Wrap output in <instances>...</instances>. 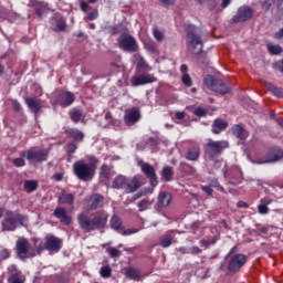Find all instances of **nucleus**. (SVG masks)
I'll list each match as a JSON object with an SVG mask.
<instances>
[{
  "label": "nucleus",
  "instance_id": "obj_43",
  "mask_svg": "<svg viewBox=\"0 0 283 283\" xmlns=\"http://www.w3.org/2000/svg\"><path fill=\"white\" fill-rule=\"evenodd\" d=\"M125 185V177L124 176H117L113 181L114 189H120Z\"/></svg>",
  "mask_w": 283,
  "mask_h": 283
},
{
  "label": "nucleus",
  "instance_id": "obj_56",
  "mask_svg": "<svg viewBox=\"0 0 283 283\" xmlns=\"http://www.w3.org/2000/svg\"><path fill=\"white\" fill-rule=\"evenodd\" d=\"M146 145L148 147H153V149H154V147H156L158 145V140H156V138L150 137L146 140Z\"/></svg>",
  "mask_w": 283,
  "mask_h": 283
},
{
  "label": "nucleus",
  "instance_id": "obj_34",
  "mask_svg": "<svg viewBox=\"0 0 283 283\" xmlns=\"http://www.w3.org/2000/svg\"><path fill=\"white\" fill-rule=\"evenodd\" d=\"M203 83L212 92L213 90H216V86L218 85V81H216V77H213L212 75H207L203 80Z\"/></svg>",
  "mask_w": 283,
  "mask_h": 283
},
{
  "label": "nucleus",
  "instance_id": "obj_28",
  "mask_svg": "<svg viewBox=\"0 0 283 283\" xmlns=\"http://www.w3.org/2000/svg\"><path fill=\"white\" fill-rule=\"evenodd\" d=\"M228 123L222 119H216L212 125V132L213 134H220V132H224L228 127Z\"/></svg>",
  "mask_w": 283,
  "mask_h": 283
},
{
  "label": "nucleus",
  "instance_id": "obj_41",
  "mask_svg": "<svg viewBox=\"0 0 283 283\" xmlns=\"http://www.w3.org/2000/svg\"><path fill=\"white\" fill-rule=\"evenodd\" d=\"M101 277L107 279L112 277V268L109 265H104L99 269Z\"/></svg>",
  "mask_w": 283,
  "mask_h": 283
},
{
  "label": "nucleus",
  "instance_id": "obj_26",
  "mask_svg": "<svg viewBox=\"0 0 283 283\" xmlns=\"http://www.w3.org/2000/svg\"><path fill=\"white\" fill-rule=\"evenodd\" d=\"M101 202H103V197L101 195H93L88 199V208L92 210L98 209Z\"/></svg>",
  "mask_w": 283,
  "mask_h": 283
},
{
  "label": "nucleus",
  "instance_id": "obj_58",
  "mask_svg": "<svg viewBox=\"0 0 283 283\" xmlns=\"http://www.w3.org/2000/svg\"><path fill=\"white\" fill-rule=\"evenodd\" d=\"M10 258V252L8 250L0 251V260H8Z\"/></svg>",
  "mask_w": 283,
  "mask_h": 283
},
{
  "label": "nucleus",
  "instance_id": "obj_12",
  "mask_svg": "<svg viewBox=\"0 0 283 283\" xmlns=\"http://www.w3.org/2000/svg\"><path fill=\"white\" fill-rule=\"evenodd\" d=\"M283 159V150L280 148H273L268 153L264 159L254 161L256 165H264L266 163H277Z\"/></svg>",
  "mask_w": 283,
  "mask_h": 283
},
{
  "label": "nucleus",
  "instance_id": "obj_19",
  "mask_svg": "<svg viewBox=\"0 0 283 283\" xmlns=\"http://www.w3.org/2000/svg\"><path fill=\"white\" fill-rule=\"evenodd\" d=\"M74 101H75V96H74V93H72V92H63L60 94V96L57 98V103L62 107H70V105H72V103H74Z\"/></svg>",
  "mask_w": 283,
  "mask_h": 283
},
{
  "label": "nucleus",
  "instance_id": "obj_21",
  "mask_svg": "<svg viewBox=\"0 0 283 283\" xmlns=\"http://www.w3.org/2000/svg\"><path fill=\"white\" fill-rule=\"evenodd\" d=\"M25 103H27L29 109H31L34 114H39V112H41V99L27 97Z\"/></svg>",
  "mask_w": 283,
  "mask_h": 283
},
{
  "label": "nucleus",
  "instance_id": "obj_24",
  "mask_svg": "<svg viewBox=\"0 0 283 283\" xmlns=\"http://www.w3.org/2000/svg\"><path fill=\"white\" fill-rule=\"evenodd\" d=\"M171 205V193L160 192L158 196V207H169Z\"/></svg>",
  "mask_w": 283,
  "mask_h": 283
},
{
  "label": "nucleus",
  "instance_id": "obj_10",
  "mask_svg": "<svg viewBox=\"0 0 283 283\" xmlns=\"http://www.w3.org/2000/svg\"><path fill=\"white\" fill-rule=\"evenodd\" d=\"M222 171L223 177L226 178V180H228L230 185H240V182H242V170L240 169V167L234 166L228 172L223 168Z\"/></svg>",
  "mask_w": 283,
  "mask_h": 283
},
{
  "label": "nucleus",
  "instance_id": "obj_60",
  "mask_svg": "<svg viewBox=\"0 0 283 283\" xmlns=\"http://www.w3.org/2000/svg\"><path fill=\"white\" fill-rule=\"evenodd\" d=\"M189 253H191L192 255H198L199 253H202V250L198 247H192L190 248Z\"/></svg>",
  "mask_w": 283,
  "mask_h": 283
},
{
  "label": "nucleus",
  "instance_id": "obj_54",
  "mask_svg": "<svg viewBox=\"0 0 283 283\" xmlns=\"http://www.w3.org/2000/svg\"><path fill=\"white\" fill-rule=\"evenodd\" d=\"M258 213H260V216H266L269 213V207L260 203L258 206Z\"/></svg>",
  "mask_w": 283,
  "mask_h": 283
},
{
  "label": "nucleus",
  "instance_id": "obj_37",
  "mask_svg": "<svg viewBox=\"0 0 283 283\" xmlns=\"http://www.w3.org/2000/svg\"><path fill=\"white\" fill-rule=\"evenodd\" d=\"M154 205V200H150L149 198L143 199L142 201L138 202L137 207L139 211H147L149 207Z\"/></svg>",
  "mask_w": 283,
  "mask_h": 283
},
{
  "label": "nucleus",
  "instance_id": "obj_3",
  "mask_svg": "<svg viewBox=\"0 0 283 283\" xmlns=\"http://www.w3.org/2000/svg\"><path fill=\"white\" fill-rule=\"evenodd\" d=\"M95 169L96 166L94 165V163L85 164V161L80 160L73 165V171L80 180H92V178H94Z\"/></svg>",
  "mask_w": 283,
  "mask_h": 283
},
{
  "label": "nucleus",
  "instance_id": "obj_63",
  "mask_svg": "<svg viewBox=\"0 0 283 283\" xmlns=\"http://www.w3.org/2000/svg\"><path fill=\"white\" fill-rule=\"evenodd\" d=\"M216 169H220V167H223V169L227 167V164L223 160H217L214 161Z\"/></svg>",
  "mask_w": 283,
  "mask_h": 283
},
{
  "label": "nucleus",
  "instance_id": "obj_23",
  "mask_svg": "<svg viewBox=\"0 0 283 283\" xmlns=\"http://www.w3.org/2000/svg\"><path fill=\"white\" fill-rule=\"evenodd\" d=\"M186 160H190L192 163H196L200 158V148L198 147H191L188 148L185 155Z\"/></svg>",
  "mask_w": 283,
  "mask_h": 283
},
{
  "label": "nucleus",
  "instance_id": "obj_53",
  "mask_svg": "<svg viewBox=\"0 0 283 283\" xmlns=\"http://www.w3.org/2000/svg\"><path fill=\"white\" fill-rule=\"evenodd\" d=\"M138 231H140V229H136V228H132V229H127V230H123L119 232L122 235H134V233H138Z\"/></svg>",
  "mask_w": 283,
  "mask_h": 283
},
{
  "label": "nucleus",
  "instance_id": "obj_51",
  "mask_svg": "<svg viewBox=\"0 0 283 283\" xmlns=\"http://www.w3.org/2000/svg\"><path fill=\"white\" fill-rule=\"evenodd\" d=\"M216 242H218V239H216V238L210 239V240H201L200 245L205 247L206 249H209V247H211V244H216Z\"/></svg>",
  "mask_w": 283,
  "mask_h": 283
},
{
  "label": "nucleus",
  "instance_id": "obj_9",
  "mask_svg": "<svg viewBox=\"0 0 283 283\" xmlns=\"http://www.w3.org/2000/svg\"><path fill=\"white\" fill-rule=\"evenodd\" d=\"M118 45L124 52H137L138 43H136V39L132 35L123 34L117 40Z\"/></svg>",
  "mask_w": 283,
  "mask_h": 283
},
{
  "label": "nucleus",
  "instance_id": "obj_30",
  "mask_svg": "<svg viewBox=\"0 0 283 283\" xmlns=\"http://www.w3.org/2000/svg\"><path fill=\"white\" fill-rule=\"evenodd\" d=\"M66 134H67V136H70V138H74L77 142L83 140V138L85 137V135H83V132H81L76 128L67 129Z\"/></svg>",
  "mask_w": 283,
  "mask_h": 283
},
{
  "label": "nucleus",
  "instance_id": "obj_47",
  "mask_svg": "<svg viewBox=\"0 0 283 283\" xmlns=\"http://www.w3.org/2000/svg\"><path fill=\"white\" fill-rule=\"evenodd\" d=\"M268 51L270 52V54H281L282 46L269 44L268 45Z\"/></svg>",
  "mask_w": 283,
  "mask_h": 283
},
{
  "label": "nucleus",
  "instance_id": "obj_5",
  "mask_svg": "<svg viewBox=\"0 0 283 283\" xmlns=\"http://www.w3.org/2000/svg\"><path fill=\"white\" fill-rule=\"evenodd\" d=\"M19 227H28V216L14 214L2 221L3 231H15Z\"/></svg>",
  "mask_w": 283,
  "mask_h": 283
},
{
  "label": "nucleus",
  "instance_id": "obj_22",
  "mask_svg": "<svg viewBox=\"0 0 283 283\" xmlns=\"http://www.w3.org/2000/svg\"><path fill=\"white\" fill-rule=\"evenodd\" d=\"M59 205H74V195L62 191L57 197Z\"/></svg>",
  "mask_w": 283,
  "mask_h": 283
},
{
  "label": "nucleus",
  "instance_id": "obj_20",
  "mask_svg": "<svg viewBox=\"0 0 283 283\" xmlns=\"http://www.w3.org/2000/svg\"><path fill=\"white\" fill-rule=\"evenodd\" d=\"M232 134L240 140H247V138H249V132L244 129V126H242V124H237L232 126Z\"/></svg>",
  "mask_w": 283,
  "mask_h": 283
},
{
  "label": "nucleus",
  "instance_id": "obj_62",
  "mask_svg": "<svg viewBox=\"0 0 283 283\" xmlns=\"http://www.w3.org/2000/svg\"><path fill=\"white\" fill-rule=\"evenodd\" d=\"M186 116V113L185 112H176L175 113V118L176 120H182Z\"/></svg>",
  "mask_w": 283,
  "mask_h": 283
},
{
  "label": "nucleus",
  "instance_id": "obj_57",
  "mask_svg": "<svg viewBox=\"0 0 283 283\" xmlns=\"http://www.w3.org/2000/svg\"><path fill=\"white\" fill-rule=\"evenodd\" d=\"M195 116H207V111L201 107H197L193 112Z\"/></svg>",
  "mask_w": 283,
  "mask_h": 283
},
{
  "label": "nucleus",
  "instance_id": "obj_8",
  "mask_svg": "<svg viewBox=\"0 0 283 283\" xmlns=\"http://www.w3.org/2000/svg\"><path fill=\"white\" fill-rule=\"evenodd\" d=\"M20 156L27 157V160H29V163H43V160H48V150L29 149V150L22 151Z\"/></svg>",
  "mask_w": 283,
  "mask_h": 283
},
{
  "label": "nucleus",
  "instance_id": "obj_48",
  "mask_svg": "<svg viewBox=\"0 0 283 283\" xmlns=\"http://www.w3.org/2000/svg\"><path fill=\"white\" fill-rule=\"evenodd\" d=\"M181 81L186 87H191L193 85V82L191 81V76L189 74L181 75Z\"/></svg>",
  "mask_w": 283,
  "mask_h": 283
},
{
  "label": "nucleus",
  "instance_id": "obj_16",
  "mask_svg": "<svg viewBox=\"0 0 283 283\" xmlns=\"http://www.w3.org/2000/svg\"><path fill=\"white\" fill-rule=\"evenodd\" d=\"M142 171L145 174L146 177L149 178L151 187H156L158 185V177L156 176V170L154 166L149 164L142 165Z\"/></svg>",
  "mask_w": 283,
  "mask_h": 283
},
{
  "label": "nucleus",
  "instance_id": "obj_44",
  "mask_svg": "<svg viewBox=\"0 0 283 283\" xmlns=\"http://www.w3.org/2000/svg\"><path fill=\"white\" fill-rule=\"evenodd\" d=\"M153 35H154V39H156V41L158 42L165 41V33L158 30V28L153 29Z\"/></svg>",
  "mask_w": 283,
  "mask_h": 283
},
{
  "label": "nucleus",
  "instance_id": "obj_59",
  "mask_svg": "<svg viewBox=\"0 0 283 283\" xmlns=\"http://www.w3.org/2000/svg\"><path fill=\"white\" fill-rule=\"evenodd\" d=\"M12 107L15 112H21V103H19V101L13 99L12 101Z\"/></svg>",
  "mask_w": 283,
  "mask_h": 283
},
{
  "label": "nucleus",
  "instance_id": "obj_52",
  "mask_svg": "<svg viewBox=\"0 0 283 283\" xmlns=\"http://www.w3.org/2000/svg\"><path fill=\"white\" fill-rule=\"evenodd\" d=\"M14 167H25V159L23 156L13 159Z\"/></svg>",
  "mask_w": 283,
  "mask_h": 283
},
{
  "label": "nucleus",
  "instance_id": "obj_45",
  "mask_svg": "<svg viewBox=\"0 0 283 283\" xmlns=\"http://www.w3.org/2000/svg\"><path fill=\"white\" fill-rule=\"evenodd\" d=\"M106 252L108 253V255H109L111 258H120V255H122L120 250H118V249H116V248H114V247L107 248V249H106Z\"/></svg>",
  "mask_w": 283,
  "mask_h": 283
},
{
  "label": "nucleus",
  "instance_id": "obj_29",
  "mask_svg": "<svg viewBox=\"0 0 283 283\" xmlns=\"http://www.w3.org/2000/svg\"><path fill=\"white\" fill-rule=\"evenodd\" d=\"M161 178L165 180V182H171L174 180V170L171 167L166 166L161 170Z\"/></svg>",
  "mask_w": 283,
  "mask_h": 283
},
{
  "label": "nucleus",
  "instance_id": "obj_42",
  "mask_svg": "<svg viewBox=\"0 0 283 283\" xmlns=\"http://www.w3.org/2000/svg\"><path fill=\"white\" fill-rule=\"evenodd\" d=\"M126 275L130 277V280H138L140 277V273L138 270L129 268L126 270Z\"/></svg>",
  "mask_w": 283,
  "mask_h": 283
},
{
  "label": "nucleus",
  "instance_id": "obj_64",
  "mask_svg": "<svg viewBox=\"0 0 283 283\" xmlns=\"http://www.w3.org/2000/svg\"><path fill=\"white\" fill-rule=\"evenodd\" d=\"M261 205L269 207V205H271V202H273L270 198H263L261 199Z\"/></svg>",
  "mask_w": 283,
  "mask_h": 283
},
{
  "label": "nucleus",
  "instance_id": "obj_2",
  "mask_svg": "<svg viewBox=\"0 0 283 283\" xmlns=\"http://www.w3.org/2000/svg\"><path fill=\"white\" fill-rule=\"evenodd\" d=\"M186 43L192 54H201L205 42L202 41V35L198 34L196 31V27H192L191 30L188 31Z\"/></svg>",
  "mask_w": 283,
  "mask_h": 283
},
{
  "label": "nucleus",
  "instance_id": "obj_50",
  "mask_svg": "<svg viewBox=\"0 0 283 283\" xmlns=\"http://www.w3.org/2000/svg\"><path fill=\"white\" fill-rule=\"evenodd\" d=\"M9 283H24V279L19 274H12L9 279Z\"/></svg>",
  "mask_w": 283,
  "mask_h": 283
},
{
  "label": "nucleus",
  "instance_id": "obj_35",
  "mask_svg": "<svg viewBox=\"0 0 283 283\" xmlns=\"http://www.w3.org/2000/svg\"><path fill=\"white\" fill-rule=\"evenodd\" d=\"M101 176H102V178L109 180V178H112V176H114V170L111 167H108L107 165H103L101 168Z\"/></svg>",
  "mask_w": 283,
  "mask_h": 283
},
{
  "label": "nucleus",
  "instance_id": "obj_17",
  "mask_svg": "<svg viewBox=\"0 0 283 283\" xmlns=\"http://www.w3.org/2000/svg\"><path fill=\"white\" fill-rule=\"evenodd\" d=\"M156 77L151 76V75H137V76H133L130 78V85H133V87H138L140 85H147L149 83H155Z\"/></svg>",
  "mask_w": 283,
  "mask_h": 283
},
{
  "label": "nucleus",
  "instance_id": "obj_4",
  "mask_svg": "<svg viewBox=\"0 0 283 283\" xmlns=\"http://www.w3.org/2000/svg\"><path fill=\"white\" fill-rule=\"evenodd\" d=\"M233 251H235V247L231 249L226 260H228V271H230V273H238L240 269L247 264V255L231 254Z\"/></svg>",
  "mask_w": 283,
  "mask_h": 283
},
{
  "label": "nucleus",
  "instance_id": "obj_13",
  "mask_svg": "<svg viewBox=\"0 0 283 283\" xmlns=\"http://www.w3.org/2000/svg\"><path fill=\"white\" fill-rule=\"evenodd\" d=\"M253 17V10L249 7L239 8L235 15L232 18V23H242L244 21H249Z\"/></svg>",
  "mask_w": 283,
  "mask_h": 283
},
{
  "label": "nucleus",
  "instance_id": "obj_39",
  "mask_svg": "<svg viewBox=\"0 0 283 283\" xmlns=\"http://www.w3.org/2000/svg\"><path fill=\"white\" fill-rule=\"evenodd\" d=\"M76 149H78V146H76V143H70L66 146V154H67V161L71 163L72 161V154H74V151H76Z\"/></svg>",
  "mask_w": 283,
  "mask_h": 283
},
{
  "label": "nucleus",
  "instance_id": "obj_14",
  "mask_svg": "<svg viewBox=\"0 0 283 283\" xmlns=\"http://www.w3.org/2000/svg\"><path fill=\"white\" fill-rule=\"evenodd\" d=\"M51 28L55 32H63L67 24L65 23V18L60 13H54L53 17L50 19Z\"/></svg>",
  "mask_w": 283,
  "mask_h": 283
},
{
  "label": "nucleus",
  "instance_id": "obj_49",
  "mask_svg": "<svg viewBox=\"0 0 283 283\" xmlns=\"http://www.w3.org/2000/svg\"><path fill=\"white\" fill-rule=\"evenodd\" d=\"M85 19L87 21H95V19H98V9H94L93 11L88 12Z\"/></svg>",
  "mask_w": 283,
  "mask_h": 283
},
{
  "label": "nucleus",
  "instance_id": "obj_61",
  "mask_svg": "<svg viewBox=\"0 0 283 283\" xmlns=\"http://www.w3.org/2000/svg\"><path fill=\"white\" fill-rule=\"evenodd\" d=\"M262 9L266 11L271 10V0H265L264 2H262Z\"/></svg>",
  "mask_w": 283,
  "mask_h": 283
},
{
  "label": "nucleus",
  "instance_id": "obj_18",
  "mask_svg": "<svg viewBox=\"0 0 283 283\" xmlns=\"http://www.w3.org/2000/svg\"><path fill=\"white\" fill-rule=\"evenodd\" d=\"M53 216L57 218V220H60V222H62L63 224L70 226V223L72 222V217L67 214V210H65V208H55Z\"/></svg>",
  "mask_w": 283,
  "mask_h": 283
},
{
  "label": "nucleus",
  "instance_id": "obj_11",
  "mask_svg": "<svg viewBox=\"0 0 283 283\" xmlns=\"http://www.w3.org/2000/svg\"><path fill=\"white\" fill-rule=\"evenodd\" d=\"M63 241L52 234L45 237L44 249L50 253H59L61 251Z\"/></svg>",
  "mask_w": 283,
  "mask_h": 283
},
{
  "label": "nucleus",
  "instance_id": "obj_40",
  "mask_svg": "<svg viewBox=\"0 0 283 283\" xmlns=\"http://www.w3.org/2000/svg\"><path fill=\"white\" fill-rule=\"evenodd\" d=\"M268 90L274 94V96H277V98H283L282 88L273 85L272 83L268 84Z\"/></svg>",
  "mask_w": 283,
  "mask_h": 283
},
{
  "label": "nucleus",
  "instance_id": "obj_31",
  "mask_svg": "<svg viewBox=\"0 0 283 283\" xmlns=\"http://www.w3.org/2000/svg\"><path fill=\"white\" fill-rule=\"evenodd\" d=\"M111 228L114 229V231L120 233V231H123V221H120V218H118L117 216L112 217Z\"/></svg>",
  "mask_w": 283,
  "mask_h": 283
},
{
  "label": "nucleus",
  "instance_id": "obj_32",
  "mask_svg": "<svg viewBox=\"0 0 283 283\" xmlns=\"http://www.w3.org/2000/svg\"><path fill=\"white\" fill-rule=\"evenodd\" d=\"M70 117L73 123H78V122L83 120V111H81V108H73L70 112Z\"/></svg>",
  "mask_w": 283,
  "mask_h": 283
},
{
  "label": "nucleus",
  "instance_id": "obj_25",
  "mask_svg": "<svg viewBox=\"0 0 283 283\" xmlns=\"http://www.w3.org/2000/svg\"><path fill=\"white\" fill-rule=\"evenodd\" d=\"M140 189V180L138 177L133 178L126 186V193H134Z\"/></svg>",
  "mask_w": 283,
  "mask_h": 283
},
{
  "label": "nucleus",
  "instance_id": "obj_1",
  "mask_svg": "<svg viewBox=\"0 0 283 283\" xmlns=\"http://www.w3.org/2000/svg\"><path fill=\"white\" fill-rule=\"evenodd\" d=\"M107 218H109V216L105 211H97L91 217L85 213H80L77 216V222L83 231L90 233L96 231V229H104L105 224H107Z\"/></svg>",
  "mask_w": 283,
  "mask_h": 283
},
{
  "label": "nucleus",
  "instance_id": "obj_36",
  "mask_svg": "<svg viewBox=\"0 0 283 283\" xmlns=\"http://www.w3.org/2000/svg\"><path fill=\"white\" fill-rule=\"evenodd\" d=\"M39 184L34 180H25L24 181V189L28 193H32V191H36Z\"/></svg>",
  "mask_w": 283,
  "mask_h": 283
},
{
  "label": "nucleus",
  "instance_id": "obj_15",
  "mask_svg": "<svg viewBox=\"0 0 283 283\" xmlns=\"http://www.w3.org/2000/svg\"><path fill=\"white\" fill-rule=\"evenodd\" d=\"M140 120V111L138 108H129L125 112L124 115V122L126 125H135V123H138Z\"/></svg>",
  "mask_w": 283,
  "mask_h": 283
},
{
  "label": "nucleus",
  "instance_id": "obj_33",
  "mask_svg": "<svg viewBox=\"0 0 283 283\" xmlns=\"http://www.w3.org/2000/svg\"><path fill=\"white\" fill-rule=\"evenodd\" d=\"M34 10L38 17H43V14L48 12V4H45V2H35Z\"/></svg>",
  "mask_w": 283,
  "mask_h": 283
},
{
  "label": "nucleus",
  "instance_id": "obj_7",
  "mask_svg": "<svg viewBox=\"0 0 283 283\" xmlns=\"http://www.w3.org/2000/svg\"><path fill=\"white\" fill-rule=\"evenodd\" d=\"M17 255L20 260H28V258H34L36 252L30 250V241L25 238H19L15 243Z\"/></svg>",
  "mask_w": 283,
  "mask_h": 283
},
{
  "label": "nucleus",
  "instance_id": "obj_6",
  "mask_svg": "<svg viewBox=\"0 0 283 283\" xmlns=\"http://www.w3.org/2000/svg\"><path fill=\"white\" fill-rule=\"evenodd\" d=\"M227 147H229V142L227 140L216 142L213 139H209L206 147V155L213 160V158H216V156H220V154H222Z\"/></svg>",
  "mask_w": 283,
  "mask_h": 283
},
{
  "label": "nucleus",
  "instance_id": "obj_55",
  "mask_svg": "<svg viewBox=\"0 0 283 283\" xmlns=\"http://www.w3.org/2000/svg\"><path fill=\"white\" fill-rule=\"evenodd\" d=\"M211 186L214 187L216 189H218V191L224 192V188L222 186H220V182L218 181V179H212Z\"/></svg>",
  "mask_w": 283,
  "mask_h": 283
},
{
  "label": "nucleus",
  "instance_id": "obj_38",
  "mask_svg": "<svg viewBox=\"0 0 283 283\" xmlns=\"http://www.w3.org/2000/svg\"><path fill=\"white\" fill-rule=\"evenodd\" d=\"M171 234L166 233L160 238V247H163V249H169V247H171Z\"/></svg>",
  "mask_w": 283,
  "mask_h": 283
},
{
  "label": "nucleus",
  "instance_id": "obj_27",
  "mask_svg": "<svg viewBox=\"0 0 283 283\" xmlns=\"http://www.w3.org/2000/svg\"><path fill=\"white\" fill-rule=\"evenodd\" d=\"M135 61H136V65H137V67H139V70H145V72H151V66H149V64H147V62H145V59L143 57V55L135 54Z\"/></svg>",
  "mask_w": 283,
  "mask_h": 283
},
{
  "label": "nucleus",
  "instance_id": "obj_46",
  "mask_svg": "<svg viewBox=\"0 0 283 283\" xmlns=\"http://www.w3.org/2000/svg\"><path fill=\"white\" fill-rule=\"evenodd\" d=\"M212 92H217L218 94H229V87L222 83H217L216 90Z\"/></svg>",
  "mask_w": 283,
  "mask_h": 283
}]
</instances>
